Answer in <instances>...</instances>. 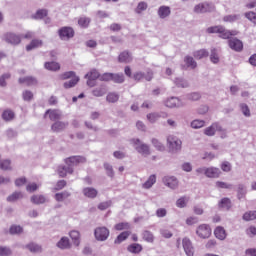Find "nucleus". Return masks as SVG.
Instances as JSON below:
<instances>
[{"mask_svg":"<svg viewBox=\"0 0 256 256\" xmlns=\"http://www.w3.org/2000/svg\"><path fill=\"white\" fill-rule=\"evenodd\" d=\"M206 33H209V34L218 33L221 39H229L230 37H232V35H236L235 32H231L225 29V27L223 26L208 27L206 30Z\"/></svg>","mask_w":256,"mask_h":256,"instance_id":"1","label":"nucleus"},{"mask_svg":"<svg viewBox=\"0 0 256 256\" xmlns=\"http://www.w3.org/2000/svg\"><path fill=\"white\" fill-rule=\"evenodd\" d=\"M167 143L170 153H179V151H181V145H183V142L176 136H168Z\"/></svg>","mask_w":256,"mask_h":256,"instance_id":"2","label":"nucleus"},{"mask_svg":"<svg viewBox=\"0 0 256 256\" xmlns=\"http://www.w3.org/2000/svg\"><path fill=\"white\" fill-rule=\"evenodd\" d=\"M132 142L137 153H140V155H143L144 157L151 155V149L149 148V145L143 143L139 138L133 139Z\"/></svg>","mask_w":256,"mask_h":256,"instance_id":"3","label":"nucleus"},{"mask_svg":"<svg viewBox=\"0 0 256 256\" xmlns=\"http://www.w3.org/2000/svg\"><path fill=\"white\" fill-rule=\"evenodd\" d=\"M58 34L62 41H69L75 37V30L69 26H64L58 30Z\"/></svg>","mask_w":256,"mask_h":256,"instance_id":"4","label":"nucleus"},{"mask_svg":"<svg viewBox=\"0 0 256 256\" xmlns=\"http://www.w3.org/2000/svg\"><path fill=\"white\" fill-rule=\"evenodd\" d=\"M109 229L107 227L102 226V227H97L94 230V237L96 241H107L109 239Z\"/></svg>","mask_w":256,"mask_h":256,"instance_id":"5","label":"nucleus"},{"mask_svg":"<svg viewBox=\"0 0 256 256\" xmlns=\"http://www.w3.org/2000/svg\"><path fill=\"white\" fill-rule=\"evenodd\" d=\"M196 235L200 237V239H209L211 237V226L208 224H201L196 229Z\"/></svg>","mask_w":256,"mask_h":256,"instance_id":"6","label":"nucleus"},{"mask_svg":"<svg viewBox=\"0 0 256 256\" xmlns=\"http://www.w3.org/2000/svg\"><path fill=\"white\" fill-rule=\"evenodd\" d=\"M217 131L225 133V129L221 125H219V122H214L211 124V126L204 129V135H206L207 137H214Z\"/></svg>","mask_w":256,"mask_h":256,"instance_id":"7","label":"nucleus"},{"mask_svg":"<svg viewBox=\"0 0 256 256\" xmlns=\"http://www.w3.org/2000/svg\"><path fill=\"white\" fill-rule=\"evenodd\" d=\"M2 39L10 45H19V43H21V35L15 34L13 32H8L4 34Z\"/></svg>","mask_w":256,"mask_h":256,"instance_id":"8","label":"nucleus"},{"mask_svg":"<svg viewBox=\"0 0 256 256\" xmlns=\"http://www.w3.org/2000/svg\"><path fill=\"white\" fill-rule=\"evenodd\" d=\"M215 6L209 2H201L194 7V13H211Z\"/></svg>","mask_w":256,"mask_h":256,"instance_id":"9","label":"nucleus"},{"mask_svg":"<svg viewBox=\"0 0 256 256\" xmlns=\"http://www.w3.org/2000/svg\"><path fill=\"white\" fill-rule=\"evenodd\" d=\"M66 165L69 167H76V165H79L80 163H87V158L84 156H71L65 159Z\"/></svg>","mask_w":256,"mask_h":256,"instance_id":"10","label":"nucleus"},{"mask_svg":"<svg viewBox=\"0 0 256 256\" xmlns=\"http://www.w3.org/2000/svg\"><path fill=\"white\" fill-rule=\"evenodd\" d=\"M132 79H134V81H137L138 83L142 79H145V81H152L153 80V72H151V71H148L147 73L135 72L132 76Z\"/></svg>","mask_w":256,"mask_h":256,"instance_id":"11","label":"nucleus"},{"mask_svg":"<svg viewBox=\"0 0 256 256\" xmlns=\"http://www.w3.org/2000/svg\"><path fill=\"white\" fill-rule=\"evenodd\" d=\"M69 127V123L63 122V121H55L52 125H51V131L53 133H62V131H65V129H67Z\"/></svg>","mask_w":256,"mask_h":256,"instance_id":"12","label":"nucleus"},{"mask_svg":"<svg viewBox=\"0 0 256 256\" xmlns=\"http://www.w3.org/2000/svg\"><path fill=\"white\" fill-rule=\"evenodd\" d=\"M163 183L170 189H177V187H179V180H177L175 176H165L163 178Z\"/></svg>","mask_w":256,"mask_h":256,"instance_id":"13","label":"nucleus"},{"mask_svg":"<svg viewBox=\"0 0 256 256\" xmlns=\"http://www.w3.org/2000/svg\"><path fill=\"white\" fill-rule=\"evenodd\" d=\"M228 45L233 51H237L238 53L243 51V42L237 38L229 39Z\"/></svg>","mask_w":256,"mask_h":256,"instance_id":"14","label":"nucleus"},{"mask_svg":"<svg viewBox=\"0 0 256 256\" xmlns=\"http://www.w3.org/2000/svg\"><path fill=\"white\" fill-rule=\"evenodd\" d=\"M183 249L187 256H193L195 254V250L193 248V244L189 238H184L182 240Z\"/></svg>","mask_w":256,"mask_h":256,"instance_id":"15","label":"nucleus"},{"mask_svg":"<svg viewBox=\"0 0 256 256\" xmlns=\"http://www.w3.org/2000/svg\"><path fill=\"white\" fill-rule=\"evenodd\" d=\"M206 177H208V179H219V177H221V169L217 167L206 168Z\"/></svg>","mask_w":256,"mask_h":256,"instance_id":"16","label":"nucleus"},{"mask_svg":"<svg viewBox=\"0 0 256 256\" xmlns=\"http://www.w3.org/2000/svg\"><path fill=\"white\" fill-rule=\"evenodd\" d=\"M165 106L173 109V107H183V102L178 97H170L166 99Z\"/></svg>","mask_w":256,"mask_h":256,"instance_id":"17","label":"nucleus"},{"mask_svg":"<svg viewBox=\"0 0 256 256\" xmlns=\"http://www.w3.org/2000/svg\"><path fill=\"white\" fill-rule=\"evenodd\" d=\"M184 63L185 66H182V69H197V61H195L193 56H185Z\"/></svg>","mask_w":256,"mask_h":256,"instance_id":"18","label":"nucleus"},{"mask_svg":"<svg viewBox=\"0 0 256 256\" xmlns=\"http://www.w3.org/2000/svg\"><path fill=\"white\" fill-rule=\"evenodd\" d=\"M231 207H233V204L230 198L224 197L218 202V208L224 209V211H229Z\"/></svg>","mask_w":256,"mask_h":256,"instance_id":"19","label":"nucleus"},{"mask_svg":"<svg viewBox=\"0 0 256 256\" xmlns=\"http://www.w3.org/2000/svg\"><path fill=\"white\" fill-rule=\"evenodd\" d=\"M82 193L84 197H87L88 199H95L99 194V191L93 187H86L82 190Z\"/></svg>","mask_w":256,"mask_h":256,"instance_id":"20","label":"nucleus"},{"mask_svg":"<svg viewBox=\"0 0 256 256\" xmlns=\"http://www.w3.org/2000/svg\"><path fill=\"white\" fill-rule=\"evenodd\" d=\"M73 167L66 164V166H59L58 167V175L60 177H67L68 175H73Z\"/></svg>","mask_w":256,"mask_h":256,"instance_id":"21","label":"nucleus"},{"mask_svg":"<svg viewBox=\"0 0 256 256\" xmlns=\"http://www.w3.org/2000/svg\"><path fill=\"white\" fill-rule=\"evenodd\" d=\"M171 15V8L169 6H160L158 8V17L160 19H167Z\"/></svg>","mask_w":256,"mask_h":256,"instance_id":"22","label":"nucleus"},{"mask_svg":"<svg viewBox=\"0 0 256 256\" xmlns=\"http://www.w3.org/2000/svg\"><path fill=\"white\" fill-rule=\"evenodd\" d=\"M214 235L216 239H219L220 241H225V239L227 238V232H225V228L221 226L216 227V229L214 230Z\"/></svg>","mask_w":256,"mask_h":256,"instance_id":"23","label":"nucleus"},{"mask_svg":"<svg viewBox=\"0 0 256 256\" xmlns=\"http://www.w3.org/2000/svg\"><path fill=\"white\" fill-rule=\"evenodd\" d=\"M58 249H71V242L67 237H62L56 244Z\"/></svg>","mask_w":256,"mask_h":256,"instance_id":"24","label":"nucleus"},{"mask_svg":"<svg viewBox=\"0 0 256 256\" xmlns=\"http://www.w3.org/2000/svg\"><path fill=\"white\" fill-rule=\"evenodd\" d=\"M19 83H25L28 87H31L33 85H37V78L32 76H26L23 78H19Z\"/></svg>","mask_w":256,"mask_h":256,"instance_id":"25","label":"nucleus"},{"mask_svg":"<svg viewBox=\"0 0 256 256\" xmlns=\"http://www.w3.org/2000/svg\"><path fill=\"white\" fill-rule=\"evenodd\" d=\"M69 235H70V238L72 239L74 245L76 247H79V245H81V240H80L81 234L79 233V231L72 230V231H70Z\"/></svg>","mask_w":256,"mask_h":256,"instance_id":"26","label":"nucleus"},{"mask_svg":"<svg viewBox=\"0 0 256 256\" xmlns=\"http://www.w3.org/2000/svg\"><path fill=\"white\" fill-rule=\"evenodd\" d=\"M49 114L50 121H59L63 118L61 112L57 110H47L46 115Z\"/></svg>","mask_w":256,"mask_h":256,"instance_id":"27","label":"nucleus"},{"mask_svg":"<svg viewBox=\"0 0 256 256\" xmlns=\"http://www.w3.org/2000/svg\"><path fill=\"white\" fill-rule=\"evenodd\" d=\"M247 196V187L245 184H238V189H237V199L241 201V199H245Z\"/></svg>","mask_w":256,"mask_h":256,"instance_id":"28","label":"nucleus"},{"mask_svg":"<svg viewBox=\"0 0 256 256\" xmlns=\"http://www.w3.org/2000/svg\"><path fill=\"white\" fill-rule=\"evenodd\" d=\"M31 203L34 205H43V203L47 202V198L43 195H33L30 198Z\"/></svg>","mask_w":256,"mask_h":256,"instance_id":"29","label":"nucleus"},{"mask_svg":"<svg viewBox=\"0 0 256 256\" xmlns=\"http://www.w3.org/2000/svg\"><path fill=\"white\" fill-rule=\"evenodd\" d=\"M157 183V176L155 174H152L149 176L147 181L142 185L143 189H151L153 185Z\"/></svg>","mask_w":256,"mask_h":256,"instance_id":"30","label":"nucleus"},{"mask_svg":"<svg viewBox=\"0 0 256 256\" xmlns=\"http://www.w3.org/2000/svg\"><path fill=\"white\" fill-rule=\"evenodd\" d=\"M127 251H129V253H134V255H138V253L143 251V246H141V244L133 243L127 247Z\"/></svg>","mask_w":256,"mask_h":256,"instance_id":"31","label":"nucleus"},{"mask_svg":"<svg viewBox=\"0 0 256 256\" xmlns=\"http://www.w3.org/2000/svg\"><path fill=\"white\" fill-rule=\"evenodd\" d=\"M69 197H71V192L63 191L60 193H56L54 199L58 201V203H62V201H65V199H69Z\"/></svg>","mask_w":256,"mask_h":256,"instance_id":"32","label":"nucleus"},{"mask_svg":"<svg viewBox=\"0 0 256 256\" xmlns=\"http://www.w3.org/2000/svg\"><path fill=\"white\" fill-rule=\"evenodd\" d=\"M194 59H205V57H209V51L207 49H200L193 52Z\"/></svg>","mask_w":256,"mask_h":256,"instance_id":"33","label":"nucleus"},{"mask_svg":"<svg viewBox=\"0 0 256 256\" xmlns=\"http://www.w3.org/2000/svg\"><path fill=\"white\" fill-rule=\"evenodd\" d=\"M129 235H131L130 231H124L120 233L114 241L115 245H121L123 241H126V239L129 238Z\"/></svg>","mask_w":256,"mask_h":256,"instance_id":"34","label":"nucleus"},{"mask_svg":"<svg viewBox=\"0 0 256 256\" xmlns=\"http://www.w3.org/2000/svg\"><path fill=\"white\" fill-rule=\"evenodd\" d=\"M118 62L119 63H130L131 62V54H129L128 51H123L118 56Z\"/></svg>","mask_w":256,"mask_h":256,"instance_id":"35","label":"nucleus"},{"mask_svg":"<svg viewBox=\"0 0 256 256\" xmlns=\"http://www.w3.org/2000/svg\"><path fill=\"white\" fill-rule=\"evenodd\" d=\"M239 19H241V14H230L223 17L225 23H235V21H239Z\"/></svg>","mask_w":256,"mask_h":256,"instance_id":"36","label":"nucleus"},{"mask_svg":"<svg viewBox=\"0 0 256 256\" xmlns=\"http://www.w3.org/2000/svg\"><path fill=\"white\" fill-rule=\"evenodd\" d=\"M2 119L3 121L9 122V121H13V119H15V112H13V110H5L2 113Z\"/></svg>","mask_w":256,"mask_h":256,"instance_id":"37","label":"nucleus"},{"mask_svg":"<svg viewBox=\"0 0 256 256\" xmlns=\"http://www.w3.org/2000/svg\"><path fill=\"white\" fill-rule=\"evenodd\" d=\"M44 67L48 71H59V69H61V65H59L57 62H46Z\"/></svg>","mask_w":256,"mask_h":256,"instance_id":"38","label":"nucleus"},{"mask_svg":"<svg viewBox=\"0 0 256 256\" xmlns=\"http://www.w3.org/2000/svg\"><path fill=\"white\" fill-rule=\"evenodd\" d=\"M77 83H79V76H74V78H72L70 81L64 82L63 87L64 89H71L75 87Z\"/></svg>","mask_w":256,"mask_h":256,"instance_id":"39","label":"nucleus"},{"mask_svg":"<svg viewBox=\"0 0 256 256\" xmlns=\"http://www.w3.org/2000/svg\"><path fill=\"white\" fill-rule=\"evenodd\" d=\"M41 45H43L41 40L34 39L26 46V51H33V49H37V47H41Z\"/></svg>","mask_w":256,"mask_h":256,"instance_id":"40","label":"nucleus"},{"mask_svg":"<svg viewBox=\"0 0 256 256\" xmlns=\"http://www.w3.org/2000/svg\"><path fill=\"white\" fill-rule=\"evenodd\" d=\"M85 79H94L95 81H97V79H101V74L99 73V71H97V69H92L85 75Z\"/></svg>","mask_w":256,"mask_h":256,"instance_id":"41","label":"nucleus"},{"mask_svg":"<svg viewBox=\"0 0 256 256\" xmlns=\"http://www.w3.org/2000/svg\"><path fill=\"white\" fill-rule=\"evenodd\" d=\"M18 199H23V193L13 192L10 196L7 197L8 203H14V201H18Z\"/></svg>","mask_w":256,"mask_h":256,"instance_id":"42","label":"nucleus"},{"mask_svg":"<svg viewBox=\"0 0 256 256\" xmlns=\"http://www.w3.org/2000/svg\"><path fill=\"white\" fill-rule=\"evenodd\" d=\"M243 221H255L256 219V210L248 211L242 216Z\"/></svg>","mask_w":256,"mask_h":256,"instance_id":"43","label":"nucleus"},{"mask_svg":"<svg viewBox=\"0 0 256 256\" xmlns=\"http://www.w3.org/2000/svg\"><path fill=\"white\" fill-rule=\"evenodd\" d=\"M210 61H211V63H214L215 65H217V63H219V53L217 52L216 48L211 49Z\"/></svg>","mask_w":256,"mask_h":256,"instance_id":"44","label":"nucleus"},{"mask_svg":"<svg viewBox=\"0 0 256 256\" xmlns=\"http://www.w3.org/2000/svg\"><path fill=\"white\" fill-rule=\"evenodd\" d=\"M89 23H91V18L80 17L78 19V25H80L83 29H87V27H89Z\"/></svg>","mask_w":256,"mask_h":256,"instance_id":"45","label":"nucleus"},{"mask_svg":"<svg viewBox=\"0 0 256 256\" xmlns=\"http://www.w3.org/2000/svg\"><path fill=\"white\" fill-rule=\"evenodd\" d=\"M151 143L157 151H165V146L157 138H152Z\"/></svg>","mask_w":256,"mask_h":256,"instance_id":"46","label":"nucleus"},{"mask_svg":"<svg viewBox=\"0 0 256 256\" xmlns=\"http://www.w3.org/2000/svg\"><path fill=\"white\" fill-rule=\"evenodd\" d=\"M10 235H19L20 233H23V227L19 225H12L9 229Z\"/></svg>","mask_w":256,"mask_h":256,"instance_id":"47","label":"nucleus"},{"mask_svg":"<svg viewBox=\"0 0 256 256\" xmlns=\"http://www.w3.org/2000/svg\"><path fill=\"white\" fill-rule=\"evenodd\" d=\"M142 237H143L144 241H147V243H153L154 236H153V233L151 231L145 230L142 233Z\"/></svg>","mask_w":256,"mask_h":256,"instance_id":"48","label":"nucleus"},{"mask_svg":"<svg viewBox=\"0 0 256 256\" xmlns=\"http://www.w3.org/2000/svg\"><path fill=\"white\" fill-rule=\"evenodd\" d=\"M0 169L2 171H11V160H2L0 161Z\"/></svg>","mask_w":256,"mask_h":256,"instance_id":"49","label":"nucleus"},{"mask_svg":"<svg viewBox=\"0 0 256 256\" xmlns=\"http://www.w3.org/2000/svg\"><path fill=\"white\" fill-rule=\"evenodd\" d=\"M112 81L114 83H124L125 82V76L123 75V73H120V74L112 73Z\"/></svg>","mask_w":256,"mask_h":256,"instance_id":"50","label":"nucleus"},{"mask_svg":"<svg viewBox=\"0 0 256 256\" xmlns=\"http://www.w3.org/2000/svg\"><path fill=\"white\" fill-rule=\"evenodd\" d=\"M174 83H175L176 87H181L182 89L189 87V83H187L186 80L183 78H176L174 80Z\"/></svg>","mask_w":256,"mask_h":256,"instance_id":"51","label":"nucleus"},{"mask_svg":"<svg viewBox=\"0 0 256 256\" xmlns=\"http://www.w3.org/2000/svg\"><path fill=\"white\" fill-rule=\"evenodd\" d=\"M26 249H28L31 253H39V251H41V246L36 243H30L26 245Z\"/></svg>","mask_w":256,"mask_h":256,"instance_id":"52","label":"nucleus"},{"mask_svg":"<svg viewBox=\"0 0 256 256\" xmlns=\"http://www.w3.org/2000/svg\"><path fill=\"white\" fill-rule=\"evenodd\" d=\"M105 93H107V89H105V87H99L92 91V94L94 95V97H103Z\"/></svg>","mask_w":256,"mask_h":256,"instance_id":"53","label":"nucleus"},{"mask_svg":"<svg viewBox=\"0 0 256 256\" xmlns=\"http://www.w3.org/2000/svg\"><path fill=\"white\" fill-rule=\"evenodd\" d=\"M106 101H108V103H117L119 101V94L109 93L106 97Z\"/></svg>","mask_w":256,"mask_h":256,"instance_id":"54","label":"nucleus"},{"mask_svg":"<svg viewBox=\"0 0 256 256\" xmlns=\"http://www.w3.org/2000/svg\"><path fill=\"white\" fill-rule=\"evenodd\" d=\"M217 189H233V184H229L223 181L216 182Z\"/></svg>","mask_w":256,"mask_h":256,"instance_id":"55","label":"nucleus"},{"mask_svg":"<svg viewBox=\"0 0 256 256\" xmlns=\"http://www.w3.org/2000/svg\"><path fill=\"white\" fill-rule=\"evenodd\" d=\"M147 7H148V5L146 2H139L135 11L139 15V14L143 13V11H147Z\"/></svg>","mask_w":256,"mask_h":256,"instance_id":"56","label":"nucleus"},{"mask_svg":"<svg viewBox=\"0 0 256 256\" xmlns=\"http://www.w3.org/2000/svg\"><path fill=\"white\" fill-rule=\"evenodd\" d=\"M44 17H47V10L41 9L38 10L35 15L32 16L33 19H43Z\"/></svg>","mask_w":256,"mask_h":256,"instance_id":"57","label":"nucleus"},{"mask_svg":"<svg viewBox=\"0 0 256 256\" xmlns=\"http://www.w3.org/2000/svg\"><path fill=\"white\" fill-rule=\"evenodd\" d=\"M192 129H201V127H205V121L203 120H194L191 122Z\"/></svg>","mask_w":256,"mask_h":256,"instance_id":"58","label":"nucleus"},{"mask_svg":"<svg viewBox=\"0 0 256 256\" xmlns=\"http://www.w3.org/2000/svg\"><path fill=\"white\" fill-rule=\"evenodd\" d=\"M131 225L127 222H121L115 225L116 231H123L125 229H130Z\"/></svg>","mask_w":256,"mask_h":256,"instance_id":"59","label":"nucleus"},{"mask_svg":"<svg viewBox=\"0 0 256 256\" xmlns=\"http://www.w3.org/2000/svg\"><path fill=\"white\" fill-rule=\"evenodd\" d=\"M240 108L244 117H251V110L249 109V106L247 104H240Z\"/></svg>","mask_w":256,"mask_h":256,"instance_id":"60","label":"nucleus"},{"mask_svg":"<svg viewBox=\"0 0 256 256\" xmlns=\"http://www.w3.org/2000/svg\"><path fill=\"white\" fill-rule=\"evenodd\" d=\"M104 169L106 170L108 177H115V172L113 171V166L111 164L104 163Z\"/></svg>","mask_w":256,"mask_h":256,"instance_id":"61","label":"nucleus"},{"mask_svg":"<svg viewBox=\"0 0 256 256\" xmlns=\"http://www.w3.org/2000/svg\"><path fill=\"white\" fill-rule=\"evenodd\" d=\"M17 135V131L14 130L13 128H9L8 130H6V136L8 137V139H15Z\"/></svg>","mask_w":256,"mask_h":256,"instance_id":"62","label":"nucleus"},{"mask_svg":"<svg viewBox=\"0 0 256 256\" xmlns=\"http://www.w3.org/2000/svg\"><path fill=\"white\" fill-rule=\"evenodd\" d=\"M245 17H246V19H248L249 21H251L252 23H254L256 25V13L255 12H246Z\"/></svg>","mask_w":256,"mask_h":256,"instance_id":"63","label":"nucleus"},{"mask_svg":"<svg viewBox=\"0 0 256 256\" xmlns=\"http://www.w3.org/2000/svg\"><path fill=\"white\" fill-rule=\"evenodd\" d=\"M22 97L25 101H31V99H33V92L29 91V90H25L22 93Z\"/></svg>","mask_w":256,"mask_h":256,"instance_id":"64","label":"nucleus"}]
</instances>
